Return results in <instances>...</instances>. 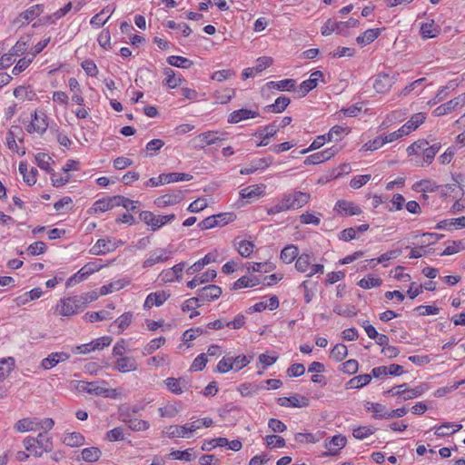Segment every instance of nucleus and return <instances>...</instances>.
Segmentation results:
<instances>
[{
  "label": "nucleus",
  "instance_id": "a19ab883",
  "mask_svg": "<svg viewBox=\"0 0 465 465\" xmlns=\"http://www.w3.org/2000/svg\"><path fill=\"white\" fill-rule=\"evenodd\" d=\"M371 381V376L370 374H361L353 377L348 381V385L350 388L359 389L367 384H369Z\"/></svg>",
  "mask_w": 465,
  "mask_h": 465
},
{
  "label": "nucleus",
  "instance_id": "37998d69",
  "mask_svg": "<svg viewBox=\"0 0 465 465\" xmlns=\"http://www.w3.org/2000/svg\"><path fill=\"white\" fill-rule=\"evenodd\" d=\"M35 440V445L38 449L50 452L53 450V441L50 438L46 437L45 433H39Z\"/></svg>",
  "mask_w": 465,
  "mask_h": 465
},
{
  "label": "nucleus",
  "instance_id": "9d476101",
  "mask_svg": "<svg viewBox=\"0 0 465 465\" xmlns=\"http://www.w3.org/2000/svg\"><path fill=\"white\" fill-rule=\"evenodd\" d=\"M222 294V289L213 284L207 285L197 291V297L200 298V302H212L216 300Z\"/></svg>",
  "mask_w": 465,
  "mask_h": 465
},
{
  "label": "nucleus",
  "instance_id": "473e14b6",
  "mask_svg": "<svg viewBox=\"0 0 465 465\" xmlns=\"http://www.w3.org/2000/svg\"><path fill=\"white\" fill-rule=\"evenodd\" d=\"M15 366V360L12 357L0 360V382L3 381L12 371Z\"/></svg>",
  "mask_w": 465,
  "mask_h": 465
},
{
  "label": "nucleus",
  "instance_id": "f3484780",
  "mask_svg": "<svg viewBox=\"0 0 465 465\" xmlns=\"http://www.w3.org/2000/svg\"><path fill=\"white\" fill-rule=\"evenodd\" d=\"M426 116L422 113L413 114L411 119L401 126V133H405L406 135L416 130L420 124L424 123Z\"/></svg>",
  "mask_w": 465,
  "mask_h": 465
},
{
  "label": "nucleus",
  "instance_id": "3c124183",
  "mask_svg": "<svg viewBox=\"0 0 465 465\" xmlns=\"http://www.w3.org/2000/svg\"><path fill=\"white\" fill-rule=\"evenodd\" d=\"M279 130V127L274 124L266 125L264 127V135L262 136V141L257 144V146H266L269 143V138L274 136Z\"/></svg>",
  "mask_w": 465,
  "mask_h": 465
},
{
  "label": "nucleus",
  "instance_id": "69168bd1",
  "mask_svg": "<svg viewBox=\"0 0 465 465\" xmlns=\"http://www.w3.org/2000/svg\"><path fill=\"white\" fill-rule=\"evenodd\" d=\"M28 45L26 42L19 40L16 44L9 50V55L19 56L22 55L27 50Z\"/></svg>",
  "mask_w": 465,
  "mask_h": 465
},
{
  "label": "nucleus",
  "instance_id": "ea45409f",
  "mask_svg": "<svg viewBox=\"0 0 465 465\" xmlns=\"http://www.w3.org/2000/svg\"><path fill=\"white\" fill-rule=\"evenodd\" d=\"M35 163L36 164L42 169L46 171L49 173H52L54 170L50 167V162L52 161V158L45 153H38L35 157Z\"/></svg>",
  "mask_w": 465,
  "mask_h": 465
},
{
  "label": "nucleus",
  "instance_id": "13d9d810",
  "mask_svg": "<svg viewBox=\"0 0 465 465\" xmlns=\"http://www.w3.org/2000/svg\"><path fill=\"white\" fill-rule=\"evenodd\" d=\"M132 318L133 314L131 312H125L118 317L114 323L117 325L120 331H123L130 325Z\"/></svg>",
  "mask_w": 465,
  "mask_h": 465
},
{
  "label": "nucleus",
  "instance_id": "f03ea898",
  "mask_svg": "<svg viewBox=\"0 0 465 465\" xmlns=\"http://www.w3.org/2000/svg\"><path fill=\"white\" fill-rule=\"evenodd\" d=\"M311 199L308 193L296 191L282 197V202L286 211L297 210L303 207Z\"/></svg>",
  "mask_w": 465,
  "mask_h": 465
},
{
  "label": "nucleus",
  "instance_id": "bb28decb",
  "mask_svg": "<svg viewBox=\"0 0 465 465\" xmlns=\"http://www.w3.org/2000/svg\"><path fill=\"white\" fill-rule=\"evenodd\" d=\"M440 32V26L436 25L433 20H431L430 23L422 24L420 26V34L423 38L436 37Z\"/></svg>",
  "mask_w": 465,
  "mask_h": 465
},
{
  "label": "nucleus",
  "instance_id": "aec40b11",
  "mask_svg": "<svg viewBox=\"0 0 465 465\" xmlns=\"http://www.w3.org/2000/svg\"><path fill=\"white\" fill-rule=\"evenodd\" d=\"M117 195L115 196H111V197H105V198H103V199H100V200H97L94 203V212H106L108 210H111L113 209L114 207L116 206V202H117Z\"/></svg>",
  "mask_w": 465,
  "mask_h": 465
},
{
  "label": "nucleus",
  "instance_id": "c756f323",
  "mask_svg": "<svg viewBox=\"0 0 465 465\" xmlns=\"http://www.w3.org/2000/svg\"><path fill=\"white\" fill-rule=\"evenodd\" d=\"M63 442L70 447H77L84 443V437L80 432H70L64 434Z\"/></svg>",
  "mask_w": 465,
  "mask_h": 465
},
{
  "label": "nucleus",
  "instance_id": "a18cd8bd",
  "mask_svg": "<svg viewBox=\"0 0 465 465\" xmlns=\"http://www.w3.org/2000/svg\"><path fill=\"white\" fill-rule=\"evenodd\" d=\"M167 62L169 64L180 68H189L193 64V61L189 60L188 58L178 55L169 56Z\"/></svg>",
  "mask_w": 465,
  "mask_h": 465
},
{
  "label": "nucleus",
  "instance_id": "603ef678",
  "mask_svg": "<svg viewBox=\"0 0 465 465\" xmlns=\"http://www.w3.org/2000/svg\"><path fill=\"white\" fill-rule=\"evenodd\" d=\"M175 219V214L171 213L168 215H154V220L153 223V231H156L161 228L163 225L171 223Z\"/></svg>",
  "mask_w": 465,
  "mask_h": 465
},
{
  "label": "nucleus",
  "instance_id": "0eeeda50",
  "mask_svg": "<svg viewBox=\"0 0 465 465\" xmlns=\"http://www.w3.org/2000/svg\"><path fill=\"white\" fill-rule=\"evenodd\" d=\"M183 199V192L181 190H176L156 198L154 203L160 208H164L167 206L175 205L182 202Z\"/></svg>",
  "mask_w": 465,
  "mask_h": 465
},
{
  "label": "nucleus",
  "instance_id": "79ce46f5",
  "mask_svg": "<svg viewBox=\"0 0 465 465\" xmlns=\"http://www.w3.org/2000/svg\"><path fill=\"white\" fill-rule=\"evenodd\" d=\"M439 186L430 180H421L413 184V190L416 192H435Z\"/></svg>",
  "mask_w": 465,
  "mask_h": 465
},
{
  "label": "nucleus",
  "instance_id": "9b49d317",
  "mask_svg": "<svg viewBox=\"0 0 465 465\" xmlns=\"http://www.w3.org/2000/svg\"><path fill=\"white\" fill-rule=\"evenodd\" d=\"M70 358V355L66 352H53L48 357L45 358L41 361V366L45 370H49L59 362H63L67 361Z\"/></svg>",
  "mask_w": 465,
  "mask_h": 465
},
{
  "label": "nucleus",
  "instance_id": "a878e982",
  "mask_svg": "<svg viewBox=\"0 0 465 465\" xmlns=\"http://www.w3.org/2000/svg\"><path fill=\"white\" fill-rule=\"evenodd\" d=\"M299 255V250L298 248L293 245L290 244L285 246L282 252H281V260L285 263H291Z\"/></svg>",
  "mask_w": 465,
  "mask_h": 465
},
{
  "label": "nucleus",
  "instance_id": "f8f14e48",
  "mask_svg": "<svg viewBox=\"0 0 465 465\" xmlns=\"http://www.w3.org/2000/svg\"><path fill=\"white\" fill-rule=\"evenodd\" d=\"M169 297L170 293L165 291L152 292L146 297L143 307L150 309L153 306H161Z\"/></svg>",
  "mask_w": 465,
  "mask_h": 465
},
{
  "label": "nucleus",
  "instance_id": "0e129e2a",
  "mask_svg": "<svg viewBox=\"0 0 465 465\" xmlns=\"http://www.w3.org/2000/svg\"><path fill=\"white\" fill-rule=\"evenodd\" d=\"M235 95V91L233 89H226L223 93H216L214 94L215 99L220 104H227L232 98Z\"/></svg>",
  "mask_w": 465,
  "mask_h": 465
},
{
  "label": "nucleus",
  "instance_id": "2eb2a0df",
  "mask_svg": "<svg viewBox=\"0 0 465 465\" xmlns=\"http://www.w3.org/2000/svg\"><path fill=\"white\" fill-rule=\"evenodd\" d=\"M393 84L392 77H391L388 74H380L375 78L373 83V88L377 93H386L388 92Z\"/></svg>",
  "mask_w": 465,
  "mask_h": 465
},
{
  "label": "nucleus",
  "instance_id": "e433bc0d",
  "mask_svg": "<svg viewBox=\"0 0 465 465\" xmlns=\"http://www.w3.org/2000/svg\"><path fill=\"white\" fill-rule=\"evenodd\" d=\"M212 262H214V258L211 253H208L203 259L199 260L198 262H194L192 266H190L187 269V273L194 274L200 272L205 265L209 264Z\"/></svg>",
  "mask_w": 465,
  "mask_h": 465
},
{
  "label": "nucleus",
  "instance_id": "49530a36",
  "mask_svg": "<svg viewBox=\"0 0 465 465\" xmlns=\"http://www.w3.org/2000/svg\"><path fill=\"white\" fill-rule=\"evenodd\" d=\"M208 331L202 327L192 328L185 331L183 334V340L185 342L195 340L198 336L208 334Z\"/></svg>",
  "mask_w": 465,
  "mask_h": 465
},
{
  "label": "nucleus",
  "instance_id": "09e8293b",
  "mask_svg": "<svg viewBox=\"0 0 465 465\" xmlns=\"http://www.w3.org/2000/svg\"><path fill=\"white\" fill-rule=\"evenodd\" d=\"M465 250V240L452 241L451 244L448 245L440 255H451Z\"/></svg>",
  "mask_w": 465,
  "mask_h": 465
},
{
  "label": "nucleus",
  "instance_id": "6e6552de",
  "mask_svg": "<svg viewBox=\"0 0 465 465\" xmlns=\"http://www.w3.org/2000/svg\"><path fill=\"white\" fill-rule=\"evenodd\" d=\"M334 210L339 214L345 216L358 215L361 213V210L358 205L346 200H339L335 204Z\"/></svg>",
  "mask_w": 465,
  "mask_h": 465
},
{
  "label": "nucleus",
  "instance_id": "680f3d73",
  "mask_svg": "<svg viewBox=\"0 0 465 465\" xmlns=\"http://www.w3.org/2000/svg\"><path fill=\"white\" fill-rule=\"evenodd\" d=\"M358 284L360 287L363 289H370L380 286L381 284V280L380 278L368 276L366 278L361 279Z\"/></svg>",
  "mask_w": 465,
  "mask_h": 465
},
{
  "label": "nucleus",
  "instance_id": "393cba45",
  "mask_svg": "<svg viewBox=\"0 0 465 465\" xmlns=\"http://www.w3.org/2000/svg\"><path fill=\"white\" fill-rule=\"evenodd\" d=\"M291 100L286 96L278 97L274 104L264 107V110L270 113H282L290 104Z\"/></svg>",
  "mask_w": 465,
  "mask_h": 465
},
{
  "label": "nucleus",
  "instance_id": "864d4df0",
  "mask_svg": "<svg viewBox=\"0 0 465 465\" xmlns=\"http://www.w3.org/2000/svg\"><path fill=\"white\" fill-rule=\"evenodd\" d=\"M166 433L170 438L182 437L184 438L188 434L187 425L178 426L173 425L167 428Z\"/></svg>",
  "mask_w": 465,
  "mask_h": 465
},
{
  "label": "nucleus",
  "instance_id": "052dcab7",
  "mask_svg": "<svg viewBox=\"0 0 465 465\" xmlns=\"http://www.w3.org/2000/svg\"><path fill=\"white\" fill-rule=\"evenodd\" d=\"M235 75V72L231 69H223L214 72L211 78L217 82H223L226 79L231 78L232 76Z\"/></svg>",
  "mask_w": 465,
  "mask_h": 465
},
{
  "label": "nucleus",
  "instance_id": "39448f33",
  "mask_svg": "<svg viewBox=\"0 0 465 465\" xmlns=\"http://www.w3.org/2000/svg\"><path fill=\"white\" fill-rule=\"evenodd\" d=\"M124 244L122 241H114L110 238L99 239L96 243L90 249L93 255H104L114 252L118 246Z\"/></svg>",
  "mask_w": 465,
  "mask_h": 465
},
{
  "label": "nucleus",
  "instance_id": "8fccbe9b",
  "mask_svg": "<svg viewBox=\"0 0 465 465\" xmlns=\"http://www.w3.org/2000/svg\"><path fill=\"white\" fill-rule=\"evenodd\" d=\"M347 354L348 350L344 344H336L331 351V357L336 361H341Z\"/></svg>",
  "mask_w": 465,
  "mask_h": 465
},
{
  "label": "nucleus",
  "instance_id": "2f4dec72",
  "mask_svg": "<svg viewBox=\"0 0 465 465\" xmlns=\"http://www.w3.org/2000/svg\"><path fill=\"white\" fill-rule=\"evenodd\" d=\"M216 132L209 131L198 135L197 139L201 142L199 147L203 148L206 145L213 144L221 141L220 137L216 135Z\"/></svg>",
  "mask_w": 465,
  "mask_h": 465
},
{
  "label": "nucleus",
  "instance_id": "1a4fd4ad",
  "mask_svg": "<svg viewBox=\"0 0 465 465\" xmlns=\"http://www.w3.org/2000/svg\"><path fill=\"white\" fill-rule=\"evenodd\" d=\"M347 440L344 436L338 434L331 438L330 440H326L325 448L328 450L324 455H337L339 451L346 445Z\"/></svg>",
  "mask_w": 465,
  "mask_h": 465
},
{
  "label": "nucleus",
  "instance_id": "5fc2aeb1",
  "mask_svg": "<svg viewBox=\"0 0 465 465\" xmlns=\"http://www.w3.org/2000/svg\"><path fill=\"white\" fill-rule=\"evenodd\" d=\"M374 429L371 426H360L353 430L352 435L358 440H363L374 433Z\"/></svg>",
  "mask_w": 465,
  "mask_h": 465
},
{
  "label": "nucleus",
  "instance_id": "4468645a",
  "mask_svg": "<svg viewBox=\"0 0 465 465\" xmlns=\"http://www.w3.org/2000/svg\"><path fill=\"white\" fill-rule=\"evenodd\" d=\"M184 262H180L178 264H175L171 269L163 270L160 274L162 281H163L164 282H171L174 279L180 281L182 278L181 273L184 268Z\"/></svg>",
  "mask_w": 465,
  "mask_h": 465
},
{
  "label": "nucleus",
  "instance_id": "7c9ffc66",
  "mask_svg": "<svg viewBox=\"0 0 465 465\" xmlns=\"http://www.w3.org/2000/svg\"><path fill=\"white\" fill-rule=\"evenodd\" d=\"M102 455V451L97 447H89L82 450V459L89 463L97 461Z\"/></svg>",
  "mask_w": 465,
  "mask_h": 465
},
{
  "label": "nucleus",
  "instance_id": "b1692460",
  "mask_svg": "<svg viewBox=\"0 0 465 465\" xmlns=\"http://www.w3.org/2000/svg\"><path fill=\"white\" fill-rule=\"evenodd\" d=\"M263 188V185L247 186L240 191V195L242 199L253 200L262 195Z\"/></svg>",
  "mask_w": 465,
  "mask_h": 465
},
{
  "label": "nucleus",
  "instance_id": "774afa93",
  "mask_svg": "<svg viewBox=\"0 0 465 465\" xmlns=\"http://www.w3.org/2000/svg\"><path fill=\"white\" fill-rule=\"evenodd\" d=\"M46 246L43 242H35L30 244L26 250L27 253L30 255H38L45 252Z\"/></svg>",
  "mask_w": 465,
  "mask_h": 465
},
{
  "label": "nucleus",
  "instance_id": "a211bd4d",
  "mask_svg": "<svg viewBox=\"0 0 465 465\" xmlns=\"http://www.w3.org/2000/svg\"><path fill=\"white\" fill-rule=\"evenodd\" d=\"M343 22H338L334 19H328L323 26L322 27V35H330L331 33L336 32L337 34H345L344 27H342Z\"/></svg>",
  "mask_w": 465,
  "mask_h": 465
},
{
  "label": "nucleus",
  "instance_id": "ddd939ff",
  "mask_svg": "<svg viewBox=\"0 0 465 465\" xmlns=\"http://www.w3.org/2000/svg\"><path fill=\"white\" fill-rule=\"evenodd\" d=\"M115 369L120 372H129L137 370L138 364L134 357H121L114 362Z\"/></svg>",
  "mask_w": 465,
  "mask_h": 465
},
{
  "label": "nucleus",
  "instance_id": "f704fd0d",
  "mask_svg": "<svg viewBox=\"0 0 465 465\" xmlns=\"http://www.w3.org/2000/svg\"><path fill=\"white\" fill-rule=\"evenodd\" d=\"M123 421L128 424V427L134 431L146 430L150 426L148 421L134 418L124 419Z\"/></svg>",
  "mask_w": 465,
  "mask_h": 465
},
{
  "label": "nucleus",
  "instance_id": "58836bf2",
  "mask_svg": "<svg viewBox=\"0 0 465 465\" xmlns=\"http://www.w3.org/2000/svg\"><path fill=\"white\" fill-rule=\"evenodd\" d=\"M236 249L241 256L249 257L254 249V244L246 240H241L235 242Z\"/></svg>",
  "mask_w": 465,
  "mask_h": 465
},
{
  "label": "nucleus",
  "instance_id": "20e7f679",
  "mask_svg": "<svg viewBox=\"0 0 465 465\" xmlns=\"http://www.w3.org/2000/svg\"><path fill=\"white\" fill-rule=\"evenodd\" d=\"M84 308L79 296L62 299L57 305L59 313L63 316H71L82 311Z\"/></svg>",
  "mask_w": 465,
  "mask_h": 465
},
{
  "label": "nucleus",
  "instance_id": "4c0bfd02",
  "mask_svg": "<svg viewBox=\"0 0 465 465\" xmlns=\"http://www.w3.org/2000/svg\"><path fill=\"white\" fill-rule=\"evenodd\" d=\"M312 255L309 253H302L298 255L295 262V268L300 272H305L311 266Z\"/></svg>",
  "mask_w": 465,
  "mask_h": 465
},
{
  "label": "nucleus",
  "instance_id": "4be33fe9",
  "mask_svg": "<svg viewBox=\"0 0 465 465\" xmlns=\"http://www.w3.org/2000/svg\"><path fill=\"white\" fill-rule=\"evenodd\" d=\"M261 282V278L256 275L242 276L234 282L232 288L237 290L242 288L253 287L259 285Z\"/></svg>",
  "mask_w": 465,
  "mask_h": 465
},
{
  "label": "nucleus",
  "instance_id": "72a5a7b5",
  "mask_svg": "<svg viewBox=\"0 0 465 465\" xmlns=\"http://www.w3.org/2000/svg\"><path fill=\"white\" fill-rule=\"evenodd\" d=\"M43 10L44 8L42 5H35L20 14V17L23 18L25 22L29 23L30 21H33L35 18L39 16Z\"/></svg>",
  "mask_w": 465,
  "mask_h": 465
},
{
  "label": "nucleus",
  "instance_id": "bf43d9fd",
  "mask_svg": "<svg viewBox=\"0 0 465 465\" xmlns=\"http://www.w3.org/2000/svg\"><path fill=\"white\" fill-rule=\"evenodd\" d=\"M265 441L270 448H282L285 446V440L282 437L278 435H268Z\"/></svg>",
  "mask_w": 465,
  "mask_h": 465
},
{
  "label": "nucleus",
  "instance_id": "4d7b16f0",
  "mask_svg": "<svg viewBox=\"0 0 465 465\" xmlns=\"http://www.w3.org/2000/svg\"><path fill=\"white\" fill-rule=\"evenodd\" d=\"M164 74L166 75V79H165L166 84L170 88H175L180 84L181 78L175 76V74L173 69L165 68Z\"/></svg>",
  "mask_w": 465,
  "mask_h": 465
},
{
  "label": "nucleus",
  "instance_id": "7ed1b4c3",
  "mask_svg": "<svg viewBox=\"0 0 465 465\" xmlns=\"http://www.w3.org/2000/svg\"><path fill=\"white\" fill-rule=\"evenodd\" d=\"M193 179V175L189 173H162L158 177L150 178L145 185L146 186H159L162 184L181 182V181H190Z\"/></svg>",
  "mask_w": 465,
  "mask_h": 465
},
{
  "label": "nucleus",
  "instance_id": "e2e57ef3",
  "mask_svg": "<svg viewBox=\"0 0 465 465\" xmlns=\"http://www.w3.org/2000/svg\"><path fill=\"white\" fill-rule=\"evenodd\" d=\"M33 59H34L33 57H30V58L23 57V58L19 59L18 62L16 63V64L15 65V67L13 68L12 73L15 75L19 74L20 73L25 71L30 65Z\"/></svg>",
  "mask_w": 465,
  "mask_h": 465
},
{
  "label": "nucleus",
  "instance_id": "338daca9",
  "mask_svg": "<svg viewBox=\"0 0 465 465\" xmlns=\"http://www.w3.org/2000/svg\"><path fill=\"white\" fill-rule=\"evenodd\" d=\"M317 84L314 79L310 77L300 84L298 92L301 94V96H305L311 90L314 89Z\"/></svg>",
  "mask_w": 465,
  "mask_h": 465
},
{
  "label": "nucleus",
  "instance_id": "c03bdc74",
  "mask_svg": "<svg viewBox=\"0 0 465 465\" xmlns=\"http://www.w3.org/2000/svg\"><path fill=\"white\" fill-rule=\"evenodd\" d=\"M15 131L22 132V129L19 126H12L11 127V129L8 131V133L6 134V145L11 151L19 153L18 146L15 142V137H16Z\"/></svg>",
  "mask_w": 465,
  "mask_h": 465
},
{
  "label": "nucleus",
  "instance_id": "412c9836",
  "mask_svg": "<svg viewBox=\"0 0 465 465\" xmlns=\"http://www.w3.org/2000/svg\"><path fill=\"white\" fill-rule=\"evenodd\" d=\"M395 389L396 388H391V390H389L387 391V393L391 394L393 396H396V395L402 396L404 401H408V400L413 399L415 397H418V396L421 395L423 392V390L421 387H416V388L411 389V390H409L407 387H405V389H403L401 391H395Z\"/></svg>",
  "mask_w": 465,
  "mask_h": 465
},
{
  "label": "nucleus",
  "instance_id": "6ab92c4d",
  "mask_svg": "<svg viewBox=\"0 0 465 465\" xmlns=\"http://www.w3.org/2000/svg\"><path fill=\"white\" fill-rule=\"evenodd\" d=\"M278 403L283 407L292 406L301 408L308 406L309 401L305 397H301V399H299L297 396H291L279 398Z\"/></svg>",
  "mask_w": 465,
  "mask_h": 465
},
{
  "label": "nucleus",
  "instance_id": "423d86ee",
  "mask_svg": "<svg viewBox=\"0 0 465 465\" xmlns=\"http://www.w3.org/2000/svg\"><path fill=\"white\" fill-rule=\"evenodd\" d=\"M173 254V252L164 248H157L153 250L149 257L143 262V268L153 267L156 263H161L168 261Z\"/></svg>",
  "mask_w": 465,
  "mask_h": 465
},
{
  "label": "nucleus",
  "instance_id": "de8ad7c7",
  "mask_svg": "<svg viewBox=\"0 0 465 465\" xmlns=\"http://www.w3.org/2000/svg\"><path fill=\"white\" fill-rule=\"evenodd\" d=\"M165 342L164 337H159L152 340L149 343H147L143 351V355H150L153 353L157 349L163 346Z\"/></svg>",
  "mask_w": 465,
  "mask_h": 465
},
{
  "label": "nucleus",
  "instance_id": "5701e85b",
  "mask_svg": "<svg viewBox=\"0 0 465 465\" xmlns=\"http://www.w3.org/2000/svg\"><path fill=\"white\" fill-rule=\"evenodd\" d=\"M216 277V271L208 270L200 276H195L193 280L187 282L190 289H193L198 285L213 281Z\"/></svg>",
  "mask_w": 465,
  "mask_h": 465
},
{
  "label": "nucleus",
  "instance_id": "f257e3e1",
  "mask_svg": "<svg viewBox=\"0 0 465 465\" xmlns=\"http://www.w3.org/2000/svg\"><path fill=\"white\" fill-rule=\"evenodd\" d=\"M75 389L80 392H86L91 395L103 396L104 398L117 399L119 396L115 389L104 388L97 382L79 381H76Z\"/></svg>",
  "mask_w": 465,
  "mask_h": 465
},
{
  "label": "nucleus",
  "instance_id": "6e6d98bb",
  "mask_svg": "<svg viewBox=\"0 0 465 465\" xmlns=\"http://www.w3.org/2000/svg\"><path fill=\"white\" fill-rule=\"evenodd\" d=\"M385 144L384 138L382 135L377 136L375 139L367 142L362 145L364 151H375Z\"/></svg>",
  "mask_w": 465,
  "mask_h": 465
},
{
  "label": "nucleus",
  "instance_id": "cd10ccee",
  "mask_svg": "<svg viewBox=\"0 0 465 465\" xmlns=\"http://www.w3.org/2000/svg\"><path fill=\"white\" fill-rule=\"evenodd\" d=\"M381 34L380 29H368L361 35L356 38L359 45H366L372 43Z\"/></svg>",
  "mask_w": 465,
  "mask_h": 465
},
{
  "label": "nucleus",
  "instance_id": "dca6fc26",
  "mask_svg": "<svg viewBox=\"0 0 465 465\" xmlns=\"http://www.w3.org/2000/svg\"><path fill=\"white\" fill-rule=\"evenodd\" d=\"M259 113L256 111H252L248 109H239L235 110L230 114L228 117V122L230 124H237L242 120H247L250 118H255L259 116Z\"/></svg>",
  "mask_w": 465,
  "mask_h": 465
},
{
  "label": "nucleus",
  "instance_id": "c9c22d12",
  "mask_svg": "<svg viewBox=\"0 0 465 465\" xmlns=\"http://www.w3.org/2000/svg\"><path fill=\"white\" fill-rule=\"evenodd\" d=\"M19 172L23 175L24 181L28 185H34L36 183L35 175L37 173V170L35 168H32L31 174H27V164L21 162L19 164Z\"/></svg>",
  "mask_w": 465,
  "mask_h": 465
},
{
  "label": "nucleus",
  "instance_id": "c85d7f7f",
  "mask_svg": "<svg viewBox=\"0 0 465 465\" xmlns=\"http://www.w3.org/2000/svg\"><path fill=\"white\" fill-rule=\"evenodd\" d=\"M33 122H35V125H36V133L38 134H44L47 127H48V123H47V116L45 114V113L44 112H37L35 111L33 114Z\"/></svg>",
  "mask_w": 465,
  "mask_h": 465
}]
</instances>
